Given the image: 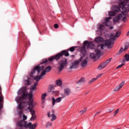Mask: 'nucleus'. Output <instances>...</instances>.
Wrapping results in <instances>:
<instances>
[{
    "mask_svg": "<svg viewBox=\"0 0 129 129\" xmlns=\"http://www.w3.org/2000/svg\"><path fill=\"white\" fill-rule=\"evenodd\" d=\"M78 46H72L69 49L67 50H63L55 55L48 58V59L45 58L41 60L40 64H38L37 66L35 67L34 69L32 71L31 73L30 74V76H33L32 74H35L36 73V71H37V74H39L45 68V64L46 63L49 61V62H52V61H59L60 59H61V57L63 56H65V57H68L69 56V51L70 52H74L75 51V48H78Z\"/></svg>",
    "mask_w": 129,
    "mask_h": 129,
    "instance_id": "nucleus-1",
    "label": "nucleus"
},
{
    "mask_svg": "<svg viewBox=\"0 0 129 129\" xmlns=\"http://www.w3.org/2000/svg\"><path fill=\"white\" fill-rule=\"evenodd\" d=\"M120 36V32L117 31L114 37L110 38L109 40L107 39L105 40V44H101L99 45L97 47V48L95 49V53H91L90 54V57L92 59H98L101 55V51L104 49V47H107L108 49H111L113 46L115 40L116 38H118Z\"/></svg>",
    "mask_w": 129,
    "mask_h": 129,
    "instance_id": "nucleus-2",
    "label": "nucleus"
},
{
    "mask_svg": "<svg viewBox=\"0 0 129 129\" xmlns=\"http://www.w3.org/2000/svg\"><path fill=\"white\" fill-rule=\"evenodd\" d=\"M118 4L119 6L114 5L112 6V10L113 12H115V13H119V12H120V9L122 10L121 13L123 15H124V13L129 12V7H128L127 8L125 7V6H126V4L124 1H118Z\"/></svg>",
    "mask_w": 129,
    "mask_h": 129,
    "instance_id": "nucleus-3",
    "label": "nucleus"
},
{
    "mask_svg": "<svg viewBox=\"0 0 129 129\" xmlns=\"http://www.w3.org/2000/svg\"><path fill=\"white\" fill-rule=\"evenodd\" d=\"M94 44L92 42L89 41L88 40H85L84 41V44L83 47H80V52L83 55V56L85 57L87 52H86V49H94Z\"/></svg>",
    "mask_w": 129,
    "mask_h": 129,
    "instance_id": "nucleus-4",
    "label": "nucleus"
},
{
    "mask_svg": "<svg viewBox=\"0 0 129 129\" xmlns=\"http://www.w3.org/2000/svg\"><path fill=\"white\" fill-rule=\"evenodd\" d=\"M68 64V59L63 58L58 62V69L59 71H62V69H64V67H66Z\"/></svg>",
    "mask_w": 129,
    "mask_h": 129,
    "instance_id": "nucleus-5",
    "label": "nucleus"
},
{
    "mask_svg": "<svg viewBox=\"0 0 129 129\" xmlns=\"http://www.w3.org/2000/svg\"><path fill=\"white\" fill-rule=\"evenodd\" d=\"M31 124L32 122H30L28 124H27V121L23 120H21L17 122V125H18V126H20V127H23V126H24V127H26L27 128H28L29 125H31Z\"/></svg>",
    "mask_w": 129,
    "mask_h": 129,
    "instance_id": "nucleus-6",
    "label": "nucleus"
},
{
    "mask_svg": "<svg viewBox=\"0 0 129 129\" xmlns=\"http://www.w3.org/2000/svg\"><path fill=\"white\" fill-rule=\"evenodd\" d=\"M112 58H110L108 59L105 62L101 63L99 66L98 67V70H102L104 68H105L108 64L110 62V61H111Z\"/></svg>",
    "mask_w": 129,
    "mask_h": 129,
    "instance_id": "nucleus-7",
    "label": "nucleus"
},
{
    "mask_svg": "<svg viewBox=\"0 0 129 129\" xmlns=\"http://www.w3.org/2000/svg\"><path fill=\"white\" fill-rule=\"evenodd\" d=\"M26 98H28V93H23L21 96L17 97L15 99V100L17 102H21V101H23L24 99H26Z\"/></svg>",
    "mask_w": 129,
    "mask_h": 129,
    "instance_id": "nucleus-8",
    "label": "nucleus"
},
{
    "mask_svg": "<svg viewBox=\"0 0 129 129\" xmlns=\"http://www.w3.org/2000/svg\"><path fill=\"white\" fill-rule=\"evenodd\" d=\"M82 60H83V57L81 56L78 60H75L72 66L70 68V69H76L78 67V65H79V62H81Z\"/></svg>",
    "mask_w": 129,
    "mask_h": 129,
    "instance_id": "nucleus-9",
    "label": "nucleus"
},
{
    "mask_svg": "<svg viewBox=\"0 0 129 129\" xmlns=\"http://www.w3.org/2000/svg\"><path fill=\"white\" fill-rule=\"evenodd\" d=\"M109 20H111V17H106L105 18V22L104 23V26H106V27L111 26V22L109 21Z\"/></svg>",
    "mask_w": 129,
    "mask_h": 129,
    "instance_id": "nucleus-10",
    "label": "nucleus"
},
{
    "mask_svg": "<svg viewBox=\"0 0 129 129\" xmlns=\"http://www.w3.org/2000/svg\"><path fill=\"white\" fill-rule=\"evenodd\" d=\"M51 100H52V105L53 106H54L55 103L60 102V101L62 100V98L58 97L56 99H55V98H54V97H52L51 98Z\"/></svg>",
    "mask_w": 129,
    "mask_h": 129,
    "instance_id": "nucleus-11",
    "label": "nucleus"
},
{
    "mask_svg": "<svg viewBox=\"0 0 129 129\" xmlns=\"http://www.w3.org/2000/svg\"><path fill=\"white\" fill-rule=\"evenodd\" d=\"M88 63V57H86L85 58L81 63V66L83 67V68H85L86 66H87V64Z\"/></svg>",
    "mask_w": 129,
    "mask_h": 129,
    "instance_id": "nucleus-12",
    "label": "nucleus"
},
{
    "mask_svg": "<svg viewBox=\"0 0 129 129\" xmlns=\"http://www.w3.org/2000/svg\"><path fill=\"white\" fill-rule=\"evenodd\" d=\"M27 91V88L23 87L22 88H21L18 91V95H21V94H23L25 93Z\"/></svg>",
    "mask_w": 129,
    "mask_h": 129,
    "instance_id": "nucleus-13",
    "label": "nucleus"
},
{
    "mask_svg": "<svg viewBox=\"0 0 129 129\" xmlns=\"http://www.w3.org/2000/svg\"><path fill=\"white\" fill-rule=\"evenodd\" d=\"M122 18V14H119L117 17L114 18L113 22H115V23H118Z\"/></svg>",
    "mask_w": 129,
    "mask_h": 129,
    "instance_id": "nucleus-14",
    "label": "nucleus"
},
{
    "mask_svg": "<svg viewBox=\"0 0 129 129\" xmlns=\"http://www.w3.org/2000/svg\"><path fill=\"white\" fill-rule=\"evenodd\" d=\"M124 85V82H122L118 86L115 87L114 91H118Z\"/></svg>",
    "mask_w": 129,
    "mask_h": 129,
    "instance_id": "nucleus-15",
    "label": "nucleus"
},
{
    "mask_svg": "<svg viewBox=\"0 0 129 129\" xmlns=\"http://www.w3.org/2000/svg\"><path fill=\"white\" fill-rule=\"evenodd\" d=\"M47 115L48 117H51V121H54V120H55L57 118V117L56 116V115H55V114H51V115H50V112L48 113Z\"/></svg>",
    "mask_w": 129,
    "mask_h": 129,
    "instance_id": "nucleus-16",
    "label": "nucleus"
},
{
    "mask_svg": "<svg viewBox=\"0 0 129 129\" xmlns=\"http://www.w3.org/2000/svg\"><path fill=\"white\" fill-rule=\"evenodd\" d=\"M27 103L29 105L28 107H30V108H34L35 107L33 104L34 100H29Z\"/></svg>",
    "mask_w": 129,
    "mask_h": 129,
    "instance_id": "nucleus-17",
    "label": "nucleus"
},
{
    "mask_svg": "<svg viewBox=\"0 0 129 129\" xmlns=\"http://www.w3.org/2000/svg\"><path fill=\"white\" fill-rule=\"evenodd\" d=\"M104 40V39L103 38L101 37H98L95 39V41L97 43H101L102 42H103Z\"/></svg>",
    "mask_w": 129,
    "mask_h": 129,
    "instance_id": "nucleus-18",
    "label": "nucleus"
},
{
    "mask_svg": "<svg viewBox=\"0 0 129 129\" xmlns=\"http://www.w3.org/2000/svg\"><path fill=\"white\" fill-rule=\"evenodd\" d=\"M64 93L66 94L67 96H69V95H70V94L71 93V90L69 88H66L64 89Z\"/></svg>",
    "mask_w": 129,
    "mask_h": 129,
    "instance_id": "nucleus-19",
    "label": "nucleus"
},
{
    "mask_svg": "<svg viewBox=\"0 0 129 129\" xmlns=\"http://www.w3.org/2000/svg\"><path fill=\"white\" fill-rule=\"evenodd\" d=\"M105 29V26L104 25L100 24L99 26L98 27V32H102L103 30Z\"/></svg>",
    "mask_w": 129,
    "mask_h": 129,
    "instance_id": "nucleus-20",
    "label": "nucleus"
},
{
    "mask_svg": "<svg viewBox=\"0 0 129 129\" xmlns=\"http://www.w3.org/2000/svg\"><path fill=\"white\" fill-rule=\"evenodd\" d=\"M37 86H38V82H36L34 85L31 86L30 88L31 90H37Z\"/></svg>",
    "mask_w": 129,
    "mask_h": 129,
    "instance_id": "nucleus-21",
    "label": "nucleus"
},
{
    "mask_svg": "<svg viewBox=\"0 0 129 129\" xmlns=\"http://www.w3.org/2000/svg\"><path fill=\"white\" fill-rule=\"evenodd\" d=\"M17 102L19 103L18 105V109H23V108H24V106H23V103H25V102L22 101L21 102Z\"/></svg>",
    "mask_w": 129,
    "mask_h": 129,
    "instance_id": "nucleus-22",
    "label": "nucleus"
},
{
    "mask_svg": "<svg viewBox=\"0 0 129 129\" xmlns=\"http://www.w3.org/2000/svg\"><path fill=\"white\" fill-rule=\"evenodd\" d=\"M129 62V55L127 53H126L124 55V59L122 60V62Z\"/></svg>",
    "mask_w": 129,
    "mask_h": 129,
    "instance_id": "nucleus-23",
    "label": "nucleus"
},
{
    "mask_svg": "<svg viewBox=\"0 0 129 129\" xmlns=\"http://www.w3.org/2000/svg\"><path fill=\"white\" fill-rule=\"evenodd\" d=\"M28 109L30 110L31 114L32 115H35V113H36V111L35 110H33L34 108H30V107H28Z\"/></svg>",
    "mask_w": 129,
    "mask_h": 129,
    "instance_id": "nucleus-24",
    "label": "nucleus"
},
{
    "mask_svg": "<svg viewBox=\"0 0 129 129\" xmlns=\"http://www.w3.org/2000/svg\"><path fill=\"white\" fill-rule=\"evenodd\" d=\"M52 70V67L51 66H48L47 67H46L44 69V71L46 72L47 73H48V72H50L51 70Z\"/></svg>",
    "mask_w": 129,
    "mask_h": 129,
    "instance_id": "nucleus-25",
    "label": "nucleus"
},
{
    "mask_svg": "<svg viewBox=\"0 0 129 129\" xmlns=\"http://www.w3.org/2000/svg\"><path fill=\"white\" fill-rule=\"evenodd\" d=\"M28 98H29V100H31L33 98V91H30L29 94H28Z\"/></svg>",
    "mask_w": 129,
    "mask_h": 129,
    "instance_id": "nucleus-26",
    "label": "nucleus"
},
{
    "mask_svg": "<svg viewBox=\"0 0 129 129\" xmlns=\"http://www.w3.org/2000/svg\"><path fill=\"white\" fill-rule=\"evenodd\" d=\"M56 84L57 85V86H61L62 85V81L60 80H56Z\"/></svg>",
    "mask_w": 129,
    "mask_h": 129,
    "instance_id": "nucleus-27",
    "label": "nucleus"
},
{
    "mask_svg": "<svg viewBox=\"0 0 129 129\" xmlns=\"http://www.w3.org/2000/svg\"><path fill=\"white\" fill-rule=\"evenodd\" d=\"M83 82H85V79L84 78H81V79L77 82V84H79L80 83H83Z\"/></svg>",
    "mask_w": 129,
    "mask_h": 129,
    "instance_id": "nucleus-28",
    "label": "nucleus"
},
{
    "mask_svg": "<svg viewBox=\"0 0 129 129\" xmlns=\"http://www.w3.org/2000/svg\"><path fill=\"white\" fill-rule=\"evenodd\" d=\"M36 123L32 124V123H31V124L29 125L28 127L29 129H35L36 128Z\"/></svg>",
    "mask_w": 129,
    "mask_h": 129,
    "instance_id": "nucleus-29",
    "label": "nucleus"
},
{
    "mask_svg": "<svg viewBox=\"0 0 129 129\" xmlns=\"http://www.w3.org/2000/svg\"><path fill=\"white\" fill-rule=\"evenodd\" d=\"M41 78H42V77L41 76H36V77H34V80H35V81H39L40 80V79H41Z\"/></svg>",
    "mask_w": 129,
    "mask_h": 129,
    "instance_id": "nucleus-30",
    "label": "nucleus"
},
{
    "mask_svg": "<svg viewBox=\"0 0 129 129\" xmlns=\"http://www.w3.org/2000/svg\"><path fill=\"white\" fill-rule=\"evenodd\" d=\"M108 14H109V17H114V16H115V15H116V14H115V13H114L112 11L109 12L108 13Z\"/></svg>",
    "mask_w": 129,
    "mask_h": 129,
    "instance_id": "nucleus-31",
    "label": "nucleus"
},
{
    "mask_svg": "<svg viewBox=\"0 0 129 129\" xmlns=\"http://www.w3.org/2000/svg\"><path fill=\"white\" fill-rule=\"evenodd\" d=\"M24 44L25 45V47H27L29 44H30V42L27 39H25L24 40Z\"/></svg>",
    "mask_w": 129,
    "mask_h": 129,
    "instance_id": "nucleus-32",
    "label": "nucleus"
},
{
    "mask_svg": "<svg viewBox=\"0 0 129 129\" xmlns=\"http://www.w3.org/2000/svg\"><path fill=\"white\" fill-rule=\"evenodd\" d=\"M123 51H124L123 49V47H121V48L120 49L118 52L116 54V55H120V54H121V53H122Z\"/></svg>",
    "mask_w": 129,
    "mask_h": 129,
    "instance_id": "nucleus-33",
    "label": "nucleus"
},
{
    "mask_svg": "<svg viewBox=\"0 0 129 129\" xmlns=\"http://www.w3.org/2000/svg\"><path fill=\"white\" fill-rule=\"evenodd\" d=\"M86 108H84L83 110H81L80 111V114L81 115H82L83 114V113H84L85 112H86Z\"/></svg>",
    "mask_w": 129,
    "mask_h": 129,
    "instance_id": "nucleus-34",
    "label": "nucleus"
},
{
    "mask_svg": "<svg viewBox=\"0 0 129 129\" xmlns=\"http://www.w3.org/2000/svg\"><path fill=\"white\" fill-rule=\"evenodd\" d=\"M46 73H47V72L44 70L43 71H42V72L40 76L42 78V77H43V76H44V75H46Z\"/></svg>",
    "mask_w": 129,
    "mask_h": 129,
    "instance_id": "nucleus-35",
    "label": "nucleus"
},
{
    "mask_svg": "<svg viewBox=\"0 0 129 129\" xmlns=\"http://www.w3.org/2000/svg\"><path fill=\"white\" fill-rule=\"evenodd\" d=\"M23 109H20V110L19 112L20 117H22V116H23Z\"/></svg>",
    "mask_w": 129,
    "mask_h": 129,
    "instance_id": "nucleus-36",
    "label": "nucleus"
},
{
    "mask_svg": "<svg viewBox=\"0 0 129 129\" xmlns=\"http://www.w3.org/2000/svg\"><path fill=\"white\" fill-rule=\"evenodd\" d=\"M51 126H52V123L51 122H48L46 123V127H51Z\"/></svg>",
    "mask_w": 129,
    "mask_h": 129,
    "instance_id": "nucleus-37",
    "label": "nucleus"
},
{
    "mask_svg": "<svg viewBox=\"0 0 129 129\" xmlns=\"http://www.w3.org/2000/svg\"><path fill=\"white\" fill-rule=\"evenodd\" d=\"M25 82L26 85H30V84H31V81H30V80H26L25 81Z\"/></svg>",
    "mask_w": 129,
    "mask_h": 129,
    "instance_id": "nucleus-38",
    "label": "nucleus"
},
{
    "mask_svg": "<svg viewBox=\"0 0 129 129\" xmlns=\"http://www.w3.org/2000/svg\"><path fill=\"white\" fill-rule=\"evenodd\" d=\"M96 79L93 78L92 80H90L88 82L89 84H91L93 82H94V81H96Z\"/></svg>",
    "mask_w": 129,
    "mask_h": 129,
    "instance_id": "nucleus-39",
    "label": "nucleus"
},
{
    "mask_svg": "<svg viewBox=\"0 0 129 129\" xmlns=\"http://www.w3.org/2000/svg\"><path fill=\"white\" fill-rule=\"evenodd\" d=\"M0 103H4V96H0Z\"/></svg>",
    "mask_w": 129,
    "mask_h": 129,
    "instance_id": "nucleus-40",
    "label": "nucleus"
},
{
    "mask_svg": "<svg viewBox=\"0 0 129 129\" xmlns=\"http://www.w3.org/2000/svg\"><path fill=\"white\" fill-rule=\"evenodd\" d=\"M36 118H37L36 115H32L31 118H30V120H35Z\"/></svg>",
    "mask_w": 129,
    "mask_h": 129,
    "instance_id": "nucleus-41",
    "label": "nucleus"
},
{
    "mask_svg": "<svg viewBox=\"0 0 129 129\" xmlns=\"http://www.w3.org/2000/svg\"><path fill=\"white\" fill-rule=\"evenodd\" d=\"M118 111H119V109H117L113 113V116H115L118 113Z\"/></svg>",
    "mask_w": 129,
    "mask_h": 129,
    "instance_id": "nucleus-42",
    "label": "nucleus"
},
{
    "mask_svg": "<svg viewBox=\"0 0 129 129\" xmlns=\"http://www.w3.org/2000/svg\"><path fill=\"white\" fill-rule=\"evenodd\" d=\"M46 96H47V94L46 93H43L42 94V96H41V98L42 99H45V98H46Z\"/></svg>",
    "mask_w": 129,
    "mask_h": 129,
    "instance_id": "nucleus-43",
    "label": "nucleus"
},
{
    "mask_svg": "<svg viewBox=\"0 0 129 129\" xmlns=\"http://www.w3.org/2000/svg\"><path fill=\"white\" fill-rule=\"evenodd\" d=\"M113 110H114V108L112 107L111 109H109L108 110V112H109V113H110L111 112H112V111H113Z\"/></svg>",
    "mask_w": 129,
    "mask_h": 129,
    "instance_id": "nucleus-44",
    "label": "nucleus"
},
{
    "mask_svg": "<svg viewBox=\"0 0 129 129\" xmlns=\"http://www.w3.org/2000/svg\"><path fill=\"white\" fill-rule=\"evenodd\" d=\"M125 63H122L121 64H120L117 67L116 69H119L121 67H122V66H124Z\"/></svg>",
    "mask_w": 129,
    "mask_h": 129,
    "instance_id": "nucleus-45",
    "label": "nucleus"
},
{
    "mask_svg": "<svg viewBox=\"0 0 129 129\" xmlns=\"http://www.w3.org/2000/svg\"><path fill=\"white\" fill-rule=\"evenodd\" d=\"M26 119H27V116L25 115V114H23V120L25 121V120H26Z\"/></svg>",
    "mask_w": 129,
    "mask_h": 129,
    "instance_id": "nucleus-46",
    "label": "nucleus"
},
{
    "mask_svg": "<svg viewBox=\"0 0 129 129\" xmlns=\"http://www.w3.org/2000/svg\"><path fill=\"white\" fill-rule=\"evenodd\" d=\"M50 88L48 89V92H51L52 89H53V86L50 85Z\"/></svg>",
    "mask_w": 129,
    "mask_h": 129,
    "instance_id": "nucleus-47",
    "label": "nucleus"
},
{
    "mask_svg": "<svg viewBox=\"0 0 129 129\" xmlns=\"http://www.w3.org/2000/svg\"><path fill=\"white\" fill-rule=\"evenodd\" d=\"M3 107H4V103H0V111L3 109Z\"/></svg>",
    "mask_w": 129,
    "mask_h": 129,
    "instance_id": "nucleus-48",
    "label": "nucleus"
},
{
    "mask_svg": "<svg viewBox=\"0 0 129 129\" xmlns=\"http://www.w3.org/2000/svg\"><path fill=\"white\" fill-rule=\"evenodd\" d=\"M102 76V74H99L97 76L96 78H95V79H96V80H97V79H98V78H100V77H101Z\"/></svg>",
    "mask_w": 129,
    "mask_h": 129,
    "instance_id": "nucleus-49",
    "label": "nucleus"
},
{
    "mask_svg": "<svg viewBox=\"0 0 129 129\" xmlns=\"http://www.w3.org/2000/svg\"><path fill=\"white\" fill-rule=\"evenodd\" d=\"M129 45L128 44L125 45L124 48V51H126L127 49H128Z\"/></svg>",
    "mask_w": 129,
    "mask_h": 129,
    "instance_id": "nucleus-50",
    "label": "nucleus"
},
{
    "mask_svg": "<svg viewBox=\"0 0 129 129\" xmlns=\"http://www.w3.org/2000/svg\"><path fill=\"white\" fill-rule=\"evenodd\" d=\"M65 97H66V94H62L61 97H60V98H61V99H62V98H65Z\"/></svg>",
    "mask_w": 129,
    "mask_h": 129,
    "instance_id": "nucleus-51",
    "label": "nucleus"
},
{
    "mask_svg": "<svg viewBox=\"0 0 129 129\" xmlns=\"http://www.w3.org/2000/svg\"><path fill=\"white\" fill-rule=\"evenodd\" d=\"M54 27L55 29H58V28H59V25L57 24H54Z\"/></svg>",
    "mask_w": 129,
    "mask_h": 129,
    "instance_id": "nucleus-52",
    "label": "nucleus"
},
{
    "mask_svg": "<svg viewBox=\"0 0 129 129\" xmlns=\"http://www.w3.org/2000/svg\"><path fill=\"white\" fill-rule=\"evenodd\" d=\"M122 21H123L125 23V20H126V19H127L126 17H122Z\"/></svg>",
    "mask_w": 129,
    "mask_h": 129,
    "instance_id": "nucleus-53",
    "label": "nucleus"
},
{
    "mask_svg": "<svg viewBox=\"0 0 129 129\" xmlns=\"http://www.w3.org/2000/svg\"><path fill=\"white\" fill-rule=\"evenodd\" d=\"M99 113H100V111L97 112L95 114V115H97V114H99Z\"/></svg>",
    "mask_w": 129,
    "mask_h": 129,
    "instance_id": "nucleus-54",
    "label": "nucleus"
},
{
    "mask_svg": "<svg viewBox=\"0 0 129 129\" xmlns=\"http://www.w3.org/2000/svg\"><path fill=\"white\" fill-rule=\"evenodd\" d=\"M52 114H55V110H52Z\"/></svg>",
    "mask_w": 129,
    "mask_h": 129,
    "instance_id": "nucleus-55",
    "label": "nucleus"
},
{
    "mask_svg": "<svg viewBox=\"0 0 129 129\" xmlns=\"http://www.w3.org/2000/svg\"><path fill=\"white\" fill-rule=\"evenodd\" d=\"M109 29H110V30H112V29H113V26H110L109 27Z\"/></svg>",
    "mask_w": 129,
    "mask_h": 129,
    "instance_id": "nucleus-56",
    "label": "nucleus"
},
{
    "mask_svg": "<svg viewBox=\"0 0 129 129\" xmlns=\"http://www.w3.org/2000/svg\"><path fill=\"white\" fill-rule=\"evenodd\" d=\"M126 3H128L129 2V0H125Z\"/></svg>",
    "mask_w": 129,
    "mask_h": 129,
    "instance_id": "nucleus-57",
    "label": "nucleus"
},
{
    "mask_svg": "<svg viewBox=\"0 0 129 129\" xmlns=\"http://www.w3.org/2000/svg\"><path fill=\"white\" fill-rule=\"evenodd\" d=\"M115 129H120V128H116Z\"/></svg>",
    "mask_w": 129,
    "mask_h": 129,
    "instance_id": "nucleus-58",
    "label": "nucleus"
},
{
    "mask_svg": "<svg viewBox=\"0 0 129 129\" xmlns=\"http://www.w3.org/2000/svg\"><path fill=\"white\" fill-rule=\"evenodd\" d=\"M72 57H74V55H72Z\"/></svg>",
    "mask_w": 129,
    "mask_h": 129,
    "instance_id": "nucleus-59",
    "label": "nucleus"
},
{
    "mask_svg": "<svg viewBox=\"0 0 129 129\" xmlns=\"http://www.w3.org/2000/svg\"><path fill=\"white\" fill-rule=\"evenodd\" d=\"M127 7H129V4H128V5H127Z\"/></svg>",
    "mask_w": 129,
    "mask_h": 129,
    "instance_id": "nucleus-60",
    "label": "nucleus"
},
{
    "mask_svg": "<svg viewBox=\"0 0 129 129\" xmlns=\"http://www.w3.org/2000/svg\"><path fill=\"white\" fill-rule=\"evenodd\" d=\"M127 17H129V15H127Z\"/></svg>",
    "mask_w": 129,
    "mask_h": 129,
    "instance_id": "nucleus-61",
    "label": "nucleus"
},
{
    "mask_svg": "<svg viewBox=\"0 0 129 129\" xmlns=\"http://www.w3.org/2000/svg\"><path fill=\"white\" fill-rule=\"evenodd\" d=\"M40 33L41 35H42V33H41V32H40Z\"/></svg>",
    "mask_w": 129,
    "mask_h": 129,
    "instance_id": "nucleus-62",
    "label": "nucleus"
},
{
    "mask_svg": "<svg viewBox=\"0 0 129 129\" xmlns=\"http://www.w3.org/2000/svg\"><path fill=\"white\" fill-rule=\"evenodd\" d=\"M0 89H1V87H0Z\"/></svg>",
    "mask_w": 129,
    "mask_h": 129,
    "instance_id": "nucleus-63",
    "label": "nucleus"
},
{
    "mask_svg": "<svg viewBox=\"0 0 129 129\" xmlns=\"http://www.w3.org/2000/svg\"><path fill=\"white\" fill-rule=\"evenodd\" d=\"M0 94H1V92H0Z\"/></svg>",
    "mask_w": 129,
    "mask_h": 129,
    "instance_id": "nucleus-64",
    "label": "nucleus"
}]
</instances>
